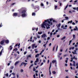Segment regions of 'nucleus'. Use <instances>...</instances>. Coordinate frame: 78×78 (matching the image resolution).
Wrapping results in <instances>:
<instances>
[{
    "label": "nucleus",
    "instance_id": "nucleus-31",
    "mask_svg": "<svg viewBox=\"0 0 78 78\" xmlns=\"http://www.w3.org/2000/svg\"><path fill=\"white\" fill-rule=\"evenodd\" d=\"M11 74L12 75H13L14 76L13 77L14 78H15V73H12Z\"/></svg>",
    "mask_w": 78,
    "mask_h": 78
},
{
    "label": "nucleus",
    "instance_id": "nucleus-59",
    "mask_svg": "<svg viewBox=\"0 0 78 78\" xmlns=\"http://www.w3.org/2000/svg\"><path fill=\"white\" fill-rule=\"evenodd\" d=\"M26 54H27V52L25 51L24 52V55H26Z\"/></svg>",
    "mask_w": 78,
    "mask_h": 78
},
{
    "label": "nucleus",
    "instance_id": "nucleus-17",
    "mask_svg": "<svg viewBox=\"0 0 78 78\" xmlns=\"http://www.w3.org/2000/svg\"><path fill=\"white\" fill-rule=\"evenodd\" d=\"M35 46V44H33L32 45V47L33 49H34V47Z\"/></svg>",
    "mask_w": 78,
    "mask_h": 78
},
{
    "label": "nucleus",
    "instance_id": "nucleus-22",
    "mask_svg": "<svg viewBox=\"0 0 78 78\" xmlns=\"http://www.w3.org/2000/svg\"><path fill=\"white\" fill-rule=\"evenodd\" d=\"M39 56V54H38L35 55V58H37Z\"/></svg>",
    "mask_w": 78,
    "mask_h": 78
},
{
    "label": "nucleus",
    "instance_id": "nucleus-64",
    "mask_svg": "<svg viewBox=\"0 0 78 78\" xmlns=\"http://www.w3.org/2000/svg\"><path fill=\"white\" fill-rule=\"evenodd\" d=\"M66 78H69V76H66Z\"/></svg>",
    "mask_w": 78,
    "mask_h": 78
},
{
    "label": "nucleus",
    "instance_id": "nucleus-18",
    "mask_svg": "<svg viewBox=\"0 0 78 78\" xmlns=\"http://www.w3.org/2000/svg\"><path fill=\"white\" fill-rule=\"evenodd\" d=\"M76 50H74V52H72V53L73 54H77V53H76Z\"/></svg>",
    "mask_w": 78,
    "mask_h": 78
},
{
    "label": "nucleus",
    "instance_id": "nucleus-58",
    "mask_svg": "<svg viewBox=\"0 0 78 78\" xmlns=\"http://www.w3.org/2000/svg\"><path fill=\"white\" fill-rule=\"evenodd\" d=\"M72 25H75V23H74V22H73L72 23Z\"/></svg>",
    "mask_w": 78,
    "mask_h": 78
},
{
    "label": "nucleus",
    "instance_id": "nucleus-14",
    "mask_svg": "<svg viewBox=\"0 0 78 78\" xmlns=\"http://www.w3.org/2000/svg\"><path fill=\"white\" fill-rule=\"evenodd\" d=\"M5 42L6 44H8L9 42V41L8 40H5Z\"/></svg>",
    "mask_w": 78,
    "mask_h": 78
},
{
    "label": "nucleus",
    "instance_id": "nucleus-56",
    "mask_svg": "<svg viewBox=\"0 0 78 78\" xmlns=\"http://www.w3.org/2000/svg\"><path fill=\"white\" fill-rule=\"evenodd\" d=\"M41 77H43L44 76V74H41Z\"/></svg>",
    "mask_w": 78,
    "mask_h": 78
},
{
    "label": "nucleus",
    "instance_id": "nucleus-15",
    "mask_svg": "<svg viewBox=\"0 0 78 78\" xmlns=\"http://www.w3.org/2000/svg\"><path fill=\"white\" fill-rule=\"evenodd\" d=\"M73 66H75L76 67V65H75V61H73Z\"/></svg>",
    "mask_w": 78,
    "mask_h": 78
},
{
    "label": "nucleus",
    "instance_id": "nucleus-21",
    "mask_svg": "<svg viewBox=\"0 0 78 78\" xmlns=\"http://www.w3.org/2000/svg\"><path fill=\"white\" fill-rule=\"evenodd\" d=\"M76 28H74L73 29V30L74 31H76V30H78V28H77V27L76 26Z\"/></svg>",
    "mask_w": 78,
    "mask_h": 78
},
{
    "label": "nucleus",
    "instance_id": "nucleus-49",
    "mask_svg": "<svg viewBox=\"0 0 78 78\" xmlns=\"http://www.w3.org/2000/svg\"><path fill=\"white\" fill-rule=\"evenodd\" d=\"M34 39L35 40V41H36V40H37V37H34Z\"/></svg>",
    "mask_w": 78,
    "mask_h": 78
},
{
    "label": "nucleus",
    "instance_id": "nucleus-42",
    "mask_svg": "<svg viewBox=\"0 0 78 78\" xmlns=\"http://www.w3.org/2000/svg\"><path fill=\"white\" fill-rule=\"evenodd\" d=\"M17 48H16L15 49L13 50V51H17Z\"/></svg>",
    "mask_w": 78,
    "mask_h": 78
},
{
    "label": "nucleus",
    "instance_id": "nucleus-43",
    "mask_svg": "<svg viewBox=\"0 0 78 78\" xmlns=\"http://www.w3.org/2000/svg\"><path fill=\"white\" fill-rule=\"evenodd\" d=\"M41 6H44V4H43V3H41Z\"/></svg>",
    "mask_w": 78,
    "mask_h": 78
},
{
    "label": "nucleus",
    "instance_id": "nucleus-11",
    "mask_svg": "<svg viewBox=\"0 0 78 78\" xmlns=\"http://www.w3.org/2000/svg\"><path fill=\"white\" fill-rule=\"evenodd\" d=\"M51 62L50 64V66L49 68L50 74H51V71H50V68H51Z\"/></svg>",
    "mask_w": 78,
    "mask_h": 78
},
{
    "label": "nucleus",
    "instance_id": "nucleus-36",
    "mask_svg": "<svg viewBox=\"0 0 78 78\" xmlns=\"http://www.w3.org/2000/svg\"><path fill=\"white\" fill-rule=\"evenodd\" d=\"M20 72L21 73H22V72H23V69H21L20 70Z\"/></svg>",
    "mask_w": 78,
    "mask_h": 78
},
{
    "label": "nucleus",
    "instance_id": "nucleus-61",
    "mask_svg": "<svg viewBox=\"0 0 78 78\" xmlns=\"http://www.w3.org/2000/svg\"><path fill=\"white\" fill-rule=\"evenodd\" d=\"M16 76H17V78H19V75L18 74H17Z\"/></svg>",
    "mask_w": 78,
    "mask_h": 78
},
{
    "label": "nucleus",
    "instance_id": "nucleus-16",
    "mask_svg": "<svg viewBox=\"0 0 78 78\" xmlns=\"http://www.w3.org/2000/svg\"><path fill=\"white\" fill-rule=\"evenodd\" d=\"M52 62L53 64H54V63H56V61L55 60H53L52 61Z\"/></svg>",
    "mask_w": 78,
    "mask_h": 78
},
{
    "label": "nucleus",
    "instance_id": "nucleus-20",
    "mask_svg": "<svg viewBox=\"0 0 78 78\" xmlns=\"http://www.w3.org/2000/svg\"><path fill=\"white\" fill-rule=\"evenodd\" d=\"M65 20H69V17H67V16H65Z\"/></svg>",
    "mask_w": 78,
    "mask_h": 78
},
{
    "label": "nucleus",
    "instance_id": "nucleus-9",
    "mask_svg": "<svg viewBox=\"0 0 78 78\" xmlns=\"http://www.w3.org/2000/svg\"><path fill=\"white\" fill-rule=\"evenodd\" d=\"M57 27L58 28H59V27H61V24L59 23L56 25Z\"/></svg>",
    "mask_w": 78,
    "mask_h": 78
},
{
    "label": "nucleus",
    "instance_id": "nucleus-44",
    "mask_svg": "<svg viewBox=\"0 0 78 78\" xmlns=\"http://www.w3.org/2000/svg\"><path fill=\"white\" fill-rule=\"evenodd\" d=\"M73 38L74 39H75V35L73 34Z\"/></svg>",
    "mask_w": 78,
    "mask_h": 78
},
{
    "label": "nucleus",
    "instance_id": "nucleus-38",
    "mask_svg": "<svg viewBox=\"0 0 78 78\" xmlns=\"http://www.w3.org/2000/svg\"><path fill=\"white\" fill-rule=\"evenodd\" d=\"M76 66H77L76 67V69H78V63H77Z\"/></svg>",
    "mask_w": 78,
    "mask_h": 78
},
{
    "label": "nucleus",
    "instance_id": "nucleus-24",
    "mask_svg": "<svg viewBox=\"0 0 78 78\" xmlns=\"http://www.w3.org/2000/svg\"><path fill=\"white\" fill-rule=\"evenodd\" d=\"M66 60L65 62H66V63H67V61H68V60L69 59V58H66Z\"/></svg>",
    "mask_w": 78,
    "mask_h": 78
},
{
    "label": "nucleus",
    "instance_id": "nucleus-7",
    "mask_svg": "<svg viewBox=\"0 0 78 78\" xmlns=\"http://www.w3.org/2000/svg\"><path fill=\"white\" fill-rule=\"evenodd\" d=\"M37 76H38V74H37V73H36V75H35V74L34 75L33 77L34 78H38V77H37Z\"/></svg>",
    "mask_w": 78,
    "mask_h": 78
},
{
    "label": "nucleus",
    "instance_id": "nucleus-55",
    "mask_svg": "<svg viewBox=\"0 0 78 78\" xmlns=\"http://www.w3.org/2000/svg\"><path fill=\"white\" fill-rule=\"evenodd\" d=\"M43 64H44V63L43 62H42L41 63V66H42V65H43Z\"/></svg>",
    "mask_w": 78,
    "mask_h": 78
},
{
    "label": "nucleus",
    "instance_id": "nucleus-52",
    "mask_svg": "<svg viewBox=\"0 0 78 78\" xmlns=\"http://www.w3.org/2000/svg\"><path fill=\"white\" fill-rule=\"evenodd\" d=\"M58 46H57V47L56 48V51H57V50H58Z\"/></svg>",
    "mask_w": 78,
    "mask_h": 78
},
{
    "label": "nucleus",
    "instance_id": "nucleus-35",
    "mask_svg": "<svg viewBox=\"0 0 78 78\" xmlns=\"http://www.w3.org/2000/svg\"><path fill=\"white\" fill-rule=\"evenodd\" d=\"M57 7H58V6L57 5H55V10H56V8H57Z\"/></svg>",
    "mask_w": 78,
    "mask_h": 78
},
{
    "label": "nucleus",
    "instance_id": "nucleus-53",
    "mask_svg": "<svg viewBox=\"0 0 78 78\" xmlns=\"http://www.w3.org/2000/svg\"><path fill=\"white\" fill-rule=\"evenodd\" d=\"M35 30L36 28H34L33 27L32 28V30L33 31V30Z\"/></svg>",
    "mask_w": 78,
    "mask_h": 78
},
{
    "label": "nucleus",
    "instance_id": "nucleus-60",
    "mask_svg": "<svg viewBox=\"0 0 78 78\" xmlns=\"http://www.w3.org/2000/svg\"><path fill=\"white\" fill-rule=\"evenodd\" d=\"M6 76L7 77L8 76V73H7L6 74Z\"/></svg>",
    "mask_w": 78,
    "mask_h": 78
},
{
    "label": "nucleus",
    "instance_id": "nucleus-50",
    "mask_svg": "<svg viewBox=\"0 0 78 78\" xmlns=\"http://www.w3.org/2000/svg\"><path fill=\"white\" fill-rule=\"evenodd\" d=\"M33 71H36V69H35V67L33 68Z\"/></svg>",
    "mask_w": 78,
    "mask_h": 78
},
{
    "label": "nucleus",
    "instance_id": "nucleus-30",
    "mask_svg": "<svg viewBox=\"0 0 78 78\" xmlns=\"http://www.w3.org/2000/svg\"><path fill=\"white\" fill-rule=\"evenodd\" d=\"M68 5L67 4V5L66 6L64 9L65 10H66V8H67V7H68Z\"/></svg>",
    "mask_w": 78,
    "mask_h": 78
},
{
    "label": "nucleus",
    "instance_id": "nucleus-2",
    "mask_svg": "<svg viewBox=\"0 0 78 78\" xmlns=\"http://www.w3.org/2000/svg\"><path fill=\"white\" fill-rule=\"evenodd\" d=\"M20 11H22L21 12V16L22 17H25L26 16H27V15L26 14V10L25 8L24 7H22L20 9Z\"/></svg>",
    "mask_w": 78,
    "mask_h": 78
},
{
    "label": "nucleus",
    "instance_id": "nucleus-1",
    "mask_svg": "<svg viewBox=\"0 0 78 78\" xmlns=\"http://www.w3.org/2000/svg\"><path fill=\"white\" fill-rule=\"evenodd\" d=\"M52 21L54 23H56V21L54 20L53 18L45 20V22H47V23H48V24H49V25H47V24L46 25L47 28H49V27H50V25H53V23H52Z\"/></svg>",
    "mask_w": 78,
    "mask_h": 78
},
{
    "label": "nucleus",
    "instance_id": "nucleus-13",
    "mask_svg": "<svg viewBox=\"0 0 78 78\" xmlns=\"http://www.w3.org/2000/svg\"><path fill=\"white\" fill-rule=\"evenodd\" d=\"M4 42H5V40H2L0 42L1 44V45L3 44V43H4Z\"/></svg>",
    "mask_w": 78,
    "mask_h": 78
},
{
    "label": "nucleus",
    "instance_id": "nucleus-19",
    "mask_svg": "<svg viewBox=\"0 0 78 78\" xmlns=\"http://www.w3.org/2000/svg\"><path fill=\"white\" fill-rule=\"evenodd\" d=\"M35 62H39V59L38 58H37L36 59V60L35 61Z\"/></svg>",
    "mask_w": 78,
    "mask_h": 78
},
{
    "label": "nucleus",
    "instance_id": "nucleus-48",
    "mask_svg": "<svg viewBox=\"0 0 78 78\" xmlns=\"http://www.w3.org/2000/svg\"><path fill=\"white\" fill-rule=\"evenodd\" d=\"M37 38H40V36H39V35H37Z\"/></svg>",
    "mask_w": 78,
    "mask_h": 78
},
{
    "label": "nucleus",
    "instance_id": "nucleus-54",
    "mask_svg": "<svg viewBox=\"0 0 78 78\" xmlns=\"http://www.w3.org/2000/svg\"><path fill=\"white\" fill-rule=\"evenodd\" d=\"M46 45H47V44H44L43 45V46L45 47V48L46 47Z\"/></svg>",
    "mask_w": 78,
    "mask_h": 78
},
{
    "label": "nucleus",
    "instance_id": "nucleus-37",
    "mask_svg": "<svg viewBox=\"0 0 78 78\" xmlns=\"http://www.w3.org/2000/svg\"><path fill=\"white\" fill-rule=\"evenodd\" d=\"M10 50H11L12 49V46H10Z\"/></svg>",
    "mask_w": 78,
    "mask_h": 78
},
{
    "label": "nucleus",
    "instance_id": "nucleus-62",
    "mask_svg": "<svg viewBox=\"0 0 78 78\" xmlns=\"http://www.w3.org/2000/svg\"><path fill=\"white\" fill-rule=\"evenodd\" d=\"M65 66H66V67H67V64H65Z\"/></svg>",
    "mask_w": 78,
    "mask_h": 78
},
{
    "label": "nucleus",
    "instance_id": "nucleus-12",
    "mask_svg": "<svg viewBox=\"0 0 78 78\" xmlns=\"http://www.w3.org/2000/svg\"><path fill=\"white\" fill-rule=\"evenodd\" d=\"M75 48V47H71V48H69V50H73Z\"/></svg>",
    "mask_w": 78,
    "mask_h": 78
},
{
    "label": "nucleus",
    "instance_id": "nucleus-57",
    "mask_svg": "<svg viewBox=\"0 0 78 78\" xmlns=\"http://www.w3.org/2000/svg\"><path fill=\"white\" fill-rule=\"evenodd\" d=\"M38 43H39L40 44H41V41L40 40H39L38 41Z\"/></svg>",
    "mask_w": 78,
    "mask_h": 78
},
{
    "label": "nucleus",
    "instance_id": "nucleus-10",
    "mask_svg": "<svg viewBox=\"0 0 78 78\" xmlns=\"http://www.w3.org/2000/svg\"><path fill=\"white\" fill-rule=\"evenodd\" d=\"M75 59V56H74L73 58L71 57V60H70L71 62H72L73 61V59Z\"/></svg>",
    "mask_w": 78,
    "mask_h": 78
},
{
    "label": "nucleus",
    "instance_id": "nucleus-63",
    "mask_svg": "<svg viewBox=\"0 0 78 78\" xmlns=\"http://www.w3.org/2000/svg\"><path fill=\"white\" fill-rule=\"evenodd\" d=\"M59 36H60L59 35H57V37H59Z\"/></svg>",
    "mask_w": 78,
    "mask_h": 78
},
{
    "label": "nucleus",
    "instance_id": "nucleus-32",
    "mask_svg": "<svg viewBox=\"0 0 78 78\" xmlns=\"http://www.w3.org/2000/svg\"><path fill=\"white\" fill-rule=\"evenodd\" d=\"M72 22H73L72 20H71V21L68 22V23H72Z\"/></svg>",
    "mask_w": 78,
    "mask_h": 78
},
{
    "label": "nucleus",
    "instance_id": "nucleus-5",
    "mask_svg": "<svg viewBox=\"0 0 78 78\" xmlns=\"http://www.w3.org/2000/svg\"><path fill=\"white\" fill-rule=\"evenodd\" d=\"M65 27H64V25H62L61 26V27L62 28H63V29H64L65 30H66V29H67L66 27H67V25H66Z\"/></svg>",
    "mask_w": 78,
    "mask_h": 78
},
{
    "label": "nucleus",
    "instance_id": "nucleus-41",
    "mask_svg": "<svg viewBox=\"0 0 78 78\" xmlns=\"http://www.w3.org/2000/svg\"><path fill=\"white\" fill-rule=\"evenodd\" d=\"M56 72H55V71H53L52 72V73L53 74H56Z\"/></svg>",
    "mask_w": 78,
    "mask_h": 78
},
{
    "label": "nucleus",
    "instance_id": "nucleus-25",
    "mask_svg": "<svg viewBox=\"0 0 78 78\" xmlns=\"http://www.w3.org/2000/svg\"><path fill=\"white\" fill-rule=\"evenodd\" d=\"M32 16H36V13H35L34 12L32 13Z\"/></svg>",
    "mask_w": 78,
    "mask_h": 78
},
{
    "label": "nucleus",
    "instance_id": "nucleus-8",
    "mask_svg": "<svg viewBox=\"0 0 78 78\" xmlns=\"http://www.w3.org/2000/svg\"><path fill=\"white\" fill-rule=\"evenodd\" d=\"M17 15H18V14L17 13H14L13 14V17H16L17 16Z\"/></svg>",
    "mask_w": 78,
    "mask_h": 78
},
{
    "label": "nucleus",
    "instance_id": "nucleus-45",
    "mask_svg": "<svg viewBox=\"0 0 78 78\" xmlns=\"http://www.w3.org/2000/svg\"><path fill=\"white\" fill-rule=\"evenodd\" d=\"M72 40H71L69 41V45H70L71 42H72Z\"/></svg>",
    "mask_w": 78,
    "mask_h": 78
},
{
    "label": "nucleus",
    "instance_id": "nucleus-34",
    "mask_svg": "<svg viewBox=\"0 0 78 78\" xmlns=\"http://www.w3.org/2000/svg\"><path fill=\"white\" fill-rule=\"evenodd\" d=\"M31 55H28L27 57V58H31Z\"/></svg>",
    "mask_w": 78,
    "mask_h": 78
},
{
    "label": "nucleus",
    "instance_id": "nucleus-47",
    "mask_svg": "<svg viewBox=\"0 0 78 78\" xmlns=\"http://www.w3.org/2000/svg\"><path fill=\"white\" fill-rule=\"evenodd\" d=\"M53 34V33L52 32H51L50 33V36L51 37V35Z\"/></svg>",
    "mask_w": 78,
    "mask_h": 78
},
{
    "label": "nucleus",
    "instance_id": "nucleus-3",
    "mask_svg": "<svg viewBox=\"0 0 78 78\" xmlns=\"http://www.w3.org/2000/svg\"><path fill=\"white\" fill-rule=\"evenodd\" d=\"M47 21H45H45H44V22H43V24L41 25L42 28H45V26L46 27L47 29H48L50 28V26H49V28L47 27V25H49V24H48V23H47Z\"/></svg>",
    "mask_w": 78,
    "mask_h": 78
},
{
    "label": "nucleus",
    "instance_id": "nucleus-40",
    "mask_svg": "<svg viewBox=\"0 0 78 78\" xmlns=\"http://www.w3.org/2000/svg\"><path fill=\"white\" fill-rule=\"evenodd\" d=\"M55 47H56V45L54 47L53 49V51H54L55 50Z\"/></svg>",
    "mask_w": 78,
    "mask_h": 78
},
{
    "label": "nucleus",
    "instance_id": "nucleus-4",
    "mask_svg": "<svg viewBox=\"0 0 78 78\" xmlns=\"http://www.w3.org/2000/svg\"><path fill=\"white\" fill-rule=\"evenodd\" d=\"M47 37V35L45 34H44L41 35V37L42 38H44V41H46L47 40V38L46 37Z\"/></svg>",
    "mask_w": 78,
    "mask_h": 78
},
{
    "label": "nucleus",
    "instance_id": "nucleus-46",
    "mask_svg": "<svg viewBox=\"0 0 78 78\" xmlns=\"http://www.w3.org/2000/svg\"><path fill=\"white\" fill-rule=\"evenodd\" d=\"M63 51V50L62 49H60V52H62Z\"/></svg>",
    "mask_w": 78,
    "mask_h": 78
},
{
    "label": "nucleus",
    "instance_id": "nucleus-33",
    "mask_svg": "<svg viewBox=\"0 0 78 78\" xmlns=\"http://www.w3.org/2000/svg\"><path fill=\"white\" fill-rule=\"evenodd\" d=\"M60 30V29L59 28H58V29L57 30H56L55 31L56 33H57V32H58V30Z\"/></svg>",
    "mask_w": 78,
    "mask_h": 78
},
{
    "label": "nucleus",
    "instance_id": "nucleus-51",
    "mask_svg": "<svg viewBox=\"0 0 78 78\" xmlns=\"http://www.w3.org/2000/svg\"><path fill=\"white\" fill-rule=\"evenodd\" d=\"M50 39V38L49 37H48L47 40H49Z\"/></svg>",
    "mask_w": 78,
    "mask_h": 78
},
{
    "label": "nucleus",
    "instance_id": "nucleus-23",
    "mask_svg": "<svg viewBox=\"0 0 78 78\" xmlns=\"http://www.w3.org/2000/svg\"><path fill=\"white\" fill-rule=\"evenodd\" d=\"M19 62L18 61L16 62L15 63V66H17V65L19 63Z\"/></svg>",
    "mask_w": 78,
    "mask_h": 78
},
{
    "label": "nucleus",
    "instance_id": "nucleus-29",
    "mask_svg": "<svg viewBox=\"0 0 78 78\" xmlns=\"http://www.w3.org/2000/svg\"><path fill=\"white\" fill-rule=\"evenodd\" d=\"M22 64H25L24 66H25L27 64V63H25L24 62H23L22 63Z\"/></svg>",
    "mask_w": 78,
    "mask_h": 78
},
{
    "label": "nucleus",
    "instance_id": "nucleus-39",
    "mask_svg": "<svg viewBox=\"0 0 78 78\" xmlns=\"http://www.w3.org/2000/svg\"><path fill=\"white\" fill-rule=\"evenodd\" d=\"M34 65V64L31 65L30 67V69H31V67H32V66H33Z\"/></svg>",
    "mask_w": 78,
    "mask_h": 78
},
{
    "label": "nucleus",
    "instance_id": "nucleus-6",
    "mask_svg": "<svg viewBox=\"0 0 78 78\" xmlns=\"http://www.w3.org/2000/svg\"><path fill=\"white\" fill-rule=\"evenodd\" d=\"M34 9H36V10H38L39 9V6L38 5H36L35 6Z\"/></svg>",
    "mask_w": 78,
    "mask_h": 78
},
{
    "label": "nucleus",
    "instance_id": "nucleus-28",
    "mask_svg": "<svg viewBox=\"0 0 78 78\" xmlns=\"http://www.w3.org/2000/svg\"><path fill=\"white\" fill-rule=\"evenodd\" d=\"M66 36L64 37H62V38L61 39V40H64V39H66Z\"/></svg>",
    "mask_w": 78,
    "mask_h": 78
},
{
    "label": "nucleus",
    "instance_id": "nucleus-27",
    "mask_svg": "<svg viewBox=\"0 0 78 78\" xmlns=\"http://www.w3.org/2000/svg\"><path fill=\"white\" fill-rule=\"evenodd\" d=\"M38 34H42V32H38Z\"/></svg>",
    "mask_w": 78,
    "mask_h": 78
},
{
    "label": "nucleus",
    "instance_id": "nucleus-26",
    "mask_svg": "<svg viewBox=\"0 0 78 78\" xmlns=\"http://www.w3.org/2000/svg\"><path fill=\"white\" fill-rule=\"evenodd\" d=\"M3 48H2V51L1 52H0V56H1V54H2V51H3Z\"/></svg>",
    "mask_w": 78,
    "mask_h": 78
}]
</instances>
